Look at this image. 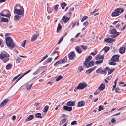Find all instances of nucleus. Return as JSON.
<instances>
[{
	"label": "nucleus",
	"mask_w": 126,
	"mask_h": 126,
	"mask_svg": "<svg viewBox=\"0 0 126 126\" xmlns=\"http://www.w3.org/2000/svg\"><path fill=\"white\" fill-rule=\"evenodd\" d=\"M24 12V9L23 6H21L20 4H16L15 6L14 10V14L19 15L23 14Z\"/></svg>",
	"instance_id": "obj_1"
},
{
	"label": "nucleus",
	"mask_w": 126,
	"mask_h": 126,
	"mask_svg": "<svg viewBox=\"0 0 126 126\" xmlns=\"http://www.w3.org/2000/svg\"><path fill=\"white\" fill-rule=\"evenodd\" d=\"M9 55L7 53H1L0 54V58L4 63H6L9 60Z\"/></svg>",
	"instance_id": "obj_2"
},
{
	"label": "nucleus",
	"mask_w": 126,
	"mask_h": 126,
	"mask_svg": "<svg viewBox=\"0 0 126 126\" xmlns=\"http://www.w3.org/2000/svg\"><path fill=\"white\" fill-rule=\"evenodd\" d=\"M108 67H106L104 70L102 69V67H100L96 70V72L97 73H100L101 74H106L108 70Z\"/></svg>",
	"instance_id": "obj_3"
},
{
	"label": "nucleus",
	"mask_w": 126,
	"mask_h": 126,
	"mask_svg": "<svg viewBox=\"0 0 126 126\" xmlns=\"http://www.w3.org/2000/svg\"><path fill=\"white\" fill-rule=\"evenodd\" d=\"M87 86V84L85 82L80 83L79 84L77 87V89H83Z\"/></svg>",
	"instance_id": "obj_4"
},
{
	"label": "nucleus",
	"mask_w": 126,
	"mask_h": 126,
	"mask_svg": "<svg viewBox=\"0 0 126 126\" xmlns=\"http://www.w3.org/2000/svg\"><path fill=\"white\" fill-rule=\"evenodd\" d=\"M119 56L118 55H114L112 57L111 60L112 61L110 62H109L108 63H114L113 62H117L119 60Z\"/></svg>",
	"instance_id": "obj_5"
},
{
	"label": "nucleus",
	"mask_w": 126,
	"mask_h": 126,
	"mask_svg": "<svg viewBox=\"0 0 126 126\" xmlns=\"http://www.w3.org/2000/svg\"><path fill=\"white\" fill-rule=\"evenodd\" d=\"M31 70H29L27 72H26V73H24V74H23L20 77H19L15 81V82L14 83L13 85L11 86V88L24 75L27 74L29 72H30L31 71Z\"/></svg>",
	"instance_id": "obj_6"
},
{
	"label": "nucleus",
	"mask_w": 126,
	"mask_h": 126,
	"mask_svg": "<svg viewBox=\"0 0 126 126\" xmlns=\"http://www.w3.org/2000/svg\"><path fill=\"white\" fill-rule=\"evenodd\" d=\"M9 11L7 10H3L2 11V13H0V15L6 17L8 18L10 16L9 15L8 13L6 14H5L6 12H7Z\"/></svg>",
	"instance_id": "obj_7"
},
{
	"label": "nucleus",
	"mask_w": 126,
	"mask_h": 126,
	"mask_svg": "<svg viewBox=\"0 0 126 126\" xmlns=\"http://www.w3.org/2000/svg\"><path fill=\"white\" fill-rule=\"evenodd\" d=\"M68 56L69 59L71 60L75 57V54L72 51L68 54Z\"/></svg>",
	"instance_id": "obj_8"
},
{
	"label": "nucleus",
	"mask_w": 126,
	"mask_h": 126,
	"mask_svg": "<svg viewBox=\"0 0 126 126\" xmlns=\"http://www.w3.org/2000/svg\"><path fill=\"white\" fill-rule=\"evenodd\" d=\"M5 42L6 44H10V43L13 42V40L10 37H6L5 38Z\"/></svg>",
	"instance_id": "obj_9"
},
{
	"label": "nucleus",
	"mask_w": 126,
	"mask_h": 126,
	"mask_svg": "<svg viewBox=\"0 0 126 126\" xmlns=\"http://www.w3.org/2000/svg\"><path fill=\"white\" fill-rule=\"evenodd\" d=\"M113 40V38H105L104 41L107 43H111Z\"/></svg>",
	"instance_id": "obj_10"
},
{
	"label": "nucleus",
	"mask_w": 126,
	"mask_h": 126,
	"mask_svg": "<svg viewBox=\"0 0 126 126\" xmlns=\"http://www.w3.org/2000/svg\"><path fill=\"white\" fill-rule=\"evenodd\" d=\"M72 107H68L67 106H63V108L65 111L69 112L71 111L72 110Z\"/></svg>",
	"instance_id": "obj_11"
},
{
	"label": "nucleus",
	"mask_w": 126,
	"mask_h": 126,
	"mask_svg": "<svg viewBox=\"0 0 126 126\" xmlns=\"http://www.w3.org/2000/svg\"><path fill=\"white\" fill-rule=\"evenodd\" d=\"M8 100V99H5L3 100V101L0 104V108H1L4 106L7 103Z\"/></svg>",
	"instance_id": "obj_12"
},
{
	"label": "nucleus",
	"mask_w": 126,
	"mask_h": 126,
	"mask_svg": "<svg viewBox=\"0 0 126 126\" xmlns=\"http://www.w3.org/2000/svg\"><path fill=\"white\" fill-rule=\"evenodd\" d=\"M95 59L96 60H103L104 59V56L98 54L96 56Z\"/></svg>",
	"instance_id": "obj_13"
},
{
	"label": "nucleus",
	"mask_w": 126,
	"mask_h": 126,
	"mask_svg": "<svg viewBox=\"0 0 126 126\" xmlns=\"http://www.w3.org/2000/svg\"><path fill=\"white\" fill-rule=\"evenodd\" d=\"M85 104V102L81 101L79 102L78 103L77 107H82L84 106Z\"/></svg>",
	"instance_id": "obj_14"
},
{
	"label": "nucleus",
	"mask_w": 126,
	"mask_h": 126,
	"mask_svg": "<svg viewBox=\"0 0 126 126\" xmlns=\"http://www.w3.org/2000/svg\"><path fill=\"white\" fill-rule=\"evenodd\" d=\"M6 44L7 47L10 49L14 48L15 46L13 42H12V43H10V44H8V45H7V44Z\"/></svg>",
	"instance_id": "obj_15"
},
{
	"label": "nucleus",
	"mask_w": 126,
	"mask_h": 126,
	"mask_svg": "<svg viewBox=\"0 0 126 126\" xmlns=\"http://www.w3.org/2000/svg\"><path fill=\"white\" fill-rule=\"evenodd\" d=\"M96 66H95L93 68L89 69L86 71L85 72V73L86 74H89L91 73L92 71L95 69L96 68Z\"/></svg>",
	"instance_id": "obj_16"
},
{
	"label": "nucleus",
	"mask_w": 126,
	"mask_h": 126,
	"mask_svg": "<svg viewBox=\"0 0 126 126\" xmlns=\"http://www.w3.org/2000/svg\"><path fill=\"white\" fill-rule=\"evenodd\" d=\"M34 115H31L29 116L25 120V122H27L33 119Z\"/></svg>",
	"instance_id": "obj_17"
},
{
	"label": "nucleus",
	"mask_w": 126,
	"mask_h": 126,
	"mask_svg": "<svg viewBox=\"0 0 126 126\" xmlns=\"http://www.w3.org/2000/svg\"><path fill=\"white\" fill-rule=\"evenodd\" d=\"M21 18V16H20L19 15H15L14 17V19L16 21H18Z\"/></svg>",
	"instance_id": "obj_18"
},
{
	"label": "nucleus",
	"mask_w": 126,
	"mask_h": 126,
	"mask_svg": "<svg viewBox=\"0 0 126 126\" xmlns=\"http://www.w3.org/2000/svg\"><path fill=\"white\" fill-rule=\"evenodd\" d=\"M69 19V18L64 16H63L62 18V20L65 23H66Z\"/></svg>",
	"instance_id": "obj_19"
},
{
	"label": "nucleus",
	"mask_w": 126,
	"mask_h": 126,
	"mask_svg": "<svg viewBox=\"0 0 126 126\" xmlns=\"http://www.w3.org/2000/svg\"><path fill=\"white\" fill-rule=\"evenodd\" d=\"M94 63H83V66L84 67H86L88 68L91 66H93Z\"/></svg>",
	"instance_id": "obj_20"
},
{
	"label": "nucleus",
	"mask_w": 126,
	"mask_h": 126,
	"mask_svg": "<svg viewBox=\"0 0 126 126\" xmlns=\"http://www.w3.org/2000/svg\"><path fill=\"white\" fill-rule=\"evenodd\" d=\"M38 35H37L36 34H34L33 35L31 39V41L32 42H33L35 41L37 38Z\"/></svg>",
	"instance_id": "obj_21"
},
{
	"label": "nucleus",
	"mask_w": 126,
	"mask_h": 126,
	"mask_svg": "<svg viewBox=\"0 0 126 126\" xmlns=\"http://www.w3.org/2000/svg\"><path fill=\"white\" fill-rule=\"evenodd\" d=\"M114 11L116 12H117L119 13H122L124 11V9L123 8L121 9V8H119L115 9Z\"/></svg>",
	"instance_id": "obj_22"
},
{
	"label": "nucleus",
	"mask_w": 126,
	"mask_h": 126,
	"mask_svg": "<svg viewBox=\"0 0 126 126\" xmlns=\"http://www.w3.org/2000/svg\"><path fill=\"white\" fill-rule=\"evenodd\" d=\"M92 57L89 55L85 59V61H84V63H88V62H89L92 59Z\"/></svg>",
	"instance_id": "obj_23"
},
{
	"label": "nucleus",
	"mask_w": 126,
	"mask_h": 126,
	"mask_svg": "<svg viewBox=\"0 0 126 126\" xmlns=\"http://www.w3.org/2000/svg\"><path fill=\"white\" fill-rule=\"evenodd\" d=\"M75 105V103L70 101L67 102L66 105L67 106H74Z\"/></svg>",
	"instance_id": "obj_24"
},
{
	"label": "nucleus",
	"mask_w": 126,
	"mask_h": 126,
	"mask_svg": "<svg viewBox=\"0 0 126 126\" xmlns=\"http://www.w3.org/2000/svg\"><path fill=\"white\" fill-rule=\"evenodd\" d=\"M120 53L121 54H122L125 52V48L124 47H121L119 50Z\"/></svg>",
	"instance_id": "obj_25"
},
{
	"label": "nucleus",
	"mask_w": 126,
	"mask_h": 126,
	"mask_svg": "<svg viewBox=\"0 0 126 126\" xmlns=\"http://www.w3.org/2000/svg\"><path fill=\"white\" fill-rule=\"evenodd\" d=\"M75 49L77 52L79 53H81L82 52V51L81 50L80 48L78 46L76 47Z\"/></svg>",
	"instance_id": "obj_26"
},
{
	"label": "nucleus",
	"mask_w": 126,
	"mask_h": 126,
	"mask_svg": "<svg viewBox=\"0 0 126 126\" xmlns=\"http://www.w3.org/2000/svg\"><path fill=\"white\" fill-rule=\"evenodd\" d=\"M52 57H49L44 62V63H48L52 61Z\"/></svg>",
	"instance_id": "obj_27"
},
{
	"label": "nucleus",
	"mask_w": 126,
	"mask_h": 126,
	"mask_svg": "<svg viewBox=\"0 0 126 126\" xmlns=\"http://www.w3.org/2000/svg\"><path fill=\"white\" fill-rule=\"evenodd\" d=\"M120 34L119 32H117L116 34H113L111 35L110 36V37L112 38H115L116 37L119 35Z\"/></svg>",
	"instance_id": "obj_28"
},
{
	"label": "nucleus",
	"mask_w": 126,
	"mask_h": 126,
	"mask_svg": "<svg viewBox=\"0 0 126 126\" xmlns=\"http://www.w3.org/2000/svg\"><path fill=\"white\" fill-rule=\"evenodd\" d=\"M105 88V85L103 84H101L99 87L98 89L100 91H102Z\"/></svg>",
	"instance_id": "obj_29"
},
{
	"label": "nucleus",
	"mask_w": 126,
	"mask_h": 126,
	"mask_svg": "<svg viewBox=\"0 0 126 126\" xmlns=\"http://www.w3.org/2000/svg\"><path fill=\"white\" fill-rule=\"evenodd\" d=\"M110 49V47L108 46H106L104 47L102 49V50H104L105 51V52H107Z\"/></svg>",
	"instance_id": "obj_30"
},
{
	"label": "nucleus",
	"mask_w": 126,
	"mask_h": 126,
	"mask_svg": "<svg viewBox=\"0 0 126 126\" xmlns=\"http://www.w3.org/2000/svg\"><path fill=\"white\" fill-rule=\"evenodd\" d=\"M110 31V34H116L117 32H117V30L114 29H112Z\"/></svg>",
	"instance_id": "obj_31"
},
{
	"label": "nucleus",
	"mask_w": 126,
	"mask_h": 126,
	"mask_svg": "<svg viewBox=\"0 0 126 126\" xmlns=\"http://www.w3.org/2000/svg\"><path fill=\"white\" fill-rule=\"evenodd\" d=\"M119 14L117 12H116L114 11L111 14V15L112 17L116 16H119Z\"/></svg>",
	"instance_id": "obj_32"
},
{
	"label": "nucleus",
	"mask_w": 126,
	"mask_h": 126,
	"mask_svg": "<svg viewBox=\"0 0 126 126\" xmlns=\"http://www.w3.org/2000/svg\"><path fill=\"white\" fill-rule=\"evenodd\" d=\"M4 44H5L4 42L1 39H0V46L1 48L3 47L4 46Z\"/></svg>",
	"instance_id": "obj_33"
},
{
	"label": "nucleus",
	"mask_w": 126,
	"mask_h": 126,
	"mask_svg": "<svg viewBox=\"0 0 126 126\" xmlns=\"http://www.w3.org/2000/svg\"><path fill=\"white\" fill-rule=\"evenodd\" d=\"M66 62L64 59L63 58L62 59H61L57 62L55 63H63V62Z\"/></svg>",
	"instance_id": "obj_34"
},
{
	"label": "nucleus",
	"mask_w": 126,
	"mask_h": 126,
	"mask_svg": "<svg viewBox=\"0 0 126 126\" xmlns=\"http://www.w3.org/2000/svg\"><path fill=\"white\" fill-rule=\"evenodd\" d=\"M66 118H63L62 119L61 121V122L60 123V125H61L63 123H64L66 121Z\"/></svg>",
	"instance_id": "obj_35"
},
{
	"label": "nucleus",
	"mask_w": 126,
	"mask_h": 126,
	"mask_svg": "<svg viewBox=\"0 0 126 126\" xmlns=\"http://www.w3.org/2000/svg\"><path fill=\"white\" fill-rule=\"evenodd\" d=\"M49 108V107L48 106H46L44 108L43 112H46L48 111Z\"/></svg>",
	"instance_id": "obj_36"
},
{
	"label": "nucleus",
	"mask_w": 126,
	"mask_h": 126,
	"mask_svg": "<svg viewBox=\"0 0 126 126\" xmlns=\"http://www.w3.org/2000/svg\"><path fill=\"white\" fill-rule=\"evenodd\" d=\"M62 27L61 25L60 24V23H59L58 24V25L57 28V32H58L62 28Z\"/></svg>",
	"instance_id": "obj_37"
},
{
	"label": "nucleus",
	"mask_w": 126,
	"mask_h": 126,
	"mask_svg": "<svg viewBox=\"0 0 126 126\" xmlns=\"http://www.w3.org/2000/svg\"><path fill=\"white\" fill-rule=\"evenodd\" d=\"M12 64L10 63H9V64L6 66V68L7 70H8L11 68L12 67Z\"/></svg>",
	"instance_id": "obj_38"
},
{
	"label": "nucleus",
	"mask_w": 126,
	"mask_h": 126,
	"mask_svg": "<svg viewBox=\"0 0 126 126\" xmlns=\"http://www.w3.org/2000/svg\"><path fill=\"white\" fill-rule=\"evenodd\" d=\"M114 69H109V67H108V74H111L114 70Z\"/></svg>",
	"instance_id": "obj_39"
},
{
	"label": "nucleus",
	"mask_w": 126,
	"mask_h": 126,
	"mask_svg": "<svg viewBox=\"0 0 126 126\" xmlns=\"http://www.w3.org/2000/svg\"><path fill=\"white\" fill-rule=\"evenodd\" d=\"M67 5V4L65 2H63L61 4V6L63 9L64 8V7Z\"/></svg>",
	"instance_id": "obj_40"
},
{
	"label": "nucleus",
	"mask_w": 126,
	"mask_h": 126,
	"mask_svg": "<svg viewBox=\"0 0 126 126\" xmlns=\"http://www.w3.org/2000/svg\"><path fill=\"white\" fill-rule=\"evenodd\" d=\"M63 77L61 75H60L57 77V79L56 80V81L57 82L59 81Z\"/></svg>",
	"instance_id": "obj_41"
},
{
	"label": "nucleus",
	"mask_w": 126,
	"mask_h": 126,
	"mask_svg": "<svg viewBox=\"0 0 126 126\" xmlns=\"http://www.w3.org/2000/svg\"><path fill=\"white\" fill-rule=\"evenodd\" d=\"M32 85V84H28L26 85V88L27 90H30L31 88Z\"/></svg>",
	"instance_id": "obj_42"
},
{
	"label": "nucleus",
	"mask_w": 126,
	"mask_h": 126,
	"mask_svg": "<svg viewBox=\"0 0 126 126\" xmlns=\"http://www.w3.org/2000/svg\"><path fill=\"white\" fill-rule=\"evenodd\" d=\"M8 18H5L3 17H2L1 18V21L2 22H8Z\"/></svg>",
	"instance_id": "obj_43"
},
{
	"label": "nucleus",
	"mask_w": 126,
	"mask_h": 126,
	"mask_svg": "<svg viewBox=\"0 0 126 126\" xmlns=\"http://www.w3.org/2000/svg\"><path fill=\"white\" fill-rule=\"evenodd\" d=\"M115 92L116 93H120L121 92L120 89L118 87H117L115 89Z\"/></svg>",
	"instance_id": "obj_44"
},
{
	"label": "nucleus",
	"mask_w": 126,
	"mask_h": 126,
	"mask_svg": "<svg viewBox=\"0 0 126 126\" xmlns=\"http://www.w3.org/2000/svg\"><path fill=\"white\" fill-rule=\"evenodd\" d=\"M35 116L37 118H42L41 114L40 113H37L36 114Z\"/></svg>",
	"instance_id": "obj_45"
},
{
	"label": "nucleus",
	"mask_w": 126,
	"mask_h": 126,
	"mask_svg": "<svg viewBox=\"0 0 126 126\" xmlns=\"http://www.w3.org/2000/svg\"><path fill=\"white\" fill-rule=\"evenodd\" d=\"M83 67L82 66H80L78 68V70H79V72H80L83 70Z\"/></svg>",
	"instance_id": "obj_46"
},
{
	"label": "nucleus",
	"mask_w": 126,
	"mask_h": 126,
	"mask_svg": "<svg viewBox=\"0 0 126 126\" xmlns=\"http://www.w3.org/2000/svg\"><path fill=\"white\" fill-rule=\"evenodd\" d=\"M48 55L47 54H46L44 57L38 63H40L42 61H43L46 58L48 57Z\"/></svg>",
	"instance_id": "obj_47"
},
{
	"label": "nucleus",
	"mask_w": 126,
	"mask_h": 126,
	"mask_svg": "<svg viewBox=\"0 0 126 126\" xmlns=\"http://www.w3.org/2000/svg\"><path fill=\"white\" fill-rule=\"evenodd\" d=\"M47 11L50 14L52 12V10L51 8L49 7H47Z\"/></svg>",
	"instance_id": "obj_48"
},
{
	"label": "nucleus",
	"mask_w": 126,
	"mask_h": 126,
	"mask_svg": "<svg viewBox=\"0 0 126 126\" xmlns=\"http://www.w3.org/2000/svg\"><path fill=\"white\" fill-rule=\"evenodd\" d=\"M100 91L99 89H98L96 90V91L94 93V94L96 95L98 94H99L100 92Z\"/></svg>",
	"instance_id": "obj_49"
},
{
	"label": "nucleus",
	"mask_w": 126,
	"mask_h": 126,
	"mask_svg": "<svg viewBox=\"0 0 126 126\" xmlns=\"http://www.w3.org/2000/svg\"><path fill=\"white\" fill-rule=\"evenodd\" d=\"M26 42V40H24L23 42L21 44V46L23 47H25V44Z\"/></svg>",
	"instance_id": "obj_50"
},
{
	"label": "nucleus",
	"mask_w": 126,
	"mask_h": 126,
	"mask_svg": "<svg viewBox=\"0 0 126 126\" xmlns=\"http://www.w3.org/2000/svg\"><path fill=\"white\" fill-rule=\"evenodd\" d=\"M99 109H98L99 111H101L102 110L104 109V108L102 106L100 105L99 106Z\"/></svg>",
	"instance_id": "obj_51"
},
{
	"label": "nucleus",
	"mask_w": 126,
	"mask_h": 126,
	"mask_svg": "<svg viewBox=\"0 0 126 126\" xmlns=\"http://www.w3.org/2000/svg\"><path fill=\"white\" fill-rule=\"evenodd\" d=\"M40 72V69H38L34 73H33V75H35L39 73Z\"/></svg>",
	"instance_id": "obj_52"
},
{
	"label": "nucleus",
	"mask_w": 126,
	"mask_h": 126,
	"mask_svg": "<svg viewBox=\"0 0 126 126\" xmlns=\"http://www.w3.org/2000/svg\"><path fill=\"white\" fill-rule=\"evenodd\" d=\"M21 74H20L17 76L14 77L12 79V81H14L18 77V76L21 75Z\"/></svg>",
	"instance_id": "obj_53"
},
{
	"label": "nucleus",
	"mask_w": 126,
	"mask_h": 126,
	"mask_svg": "<svg viewBox=\"0 0 126 126\" xmlns=\"http://www.w3.org/2000/svg\"><path fill=\"white\" fill-rule=\"evenodd\" d=\"M88 17L87 16H85L83 17L81 19V22H83L84 20H86Z\"/></svg>",
	"instance_id": "obj_54"
},
{
	"label": "nucleus",
	"mask_w": 126,
	"mask_h": 126,
	"mask_svg": "<svg viewBox=\"0 0 126 126\" xmlns=\"http://www.w3.org/2000/svg\"><path fill=\"white\" fill-rule=\"evenodd\" d=\"M21 58L20 57H17L16 61L17 63H19L20 62V61L21 60Z\"/></svg>",
	"instance_id": "obj_55"
},
{
	"label": "nucleus",
	"mask_w": 126,
	"mask_h": 126,
	"mask_svg": "<svg viewBox=\"0 0 126 126\" xmlns=\"http://www.w3.org/2000/svg\"><path fill=\"white\" fill-rule=\"evenodd\" d=\"M103 62L102 60H98L96 61L95 63H102Z\"/></svg>",
	"instance_id": "obj_56"
},
{
	"label": "nucleus",
	"mask_w": 126,
	"mask_h": 126,
	"mask_svg": "<svg viewBox=\"0 0 126 126\" xmlns=\"http://www.w3.org/2000/svg\"><path fill=\"white\" fill-rule=\"evenodd\" d=\"M63 37H62L59 40V41L58 43V44H60L61 42L63 41Z\"/></svg>",
	"instance_id": "obj_57"
},
{
	"label": "nucleus",
	"mask_w": 126,
	"mask_h": 126,
	"mask_svg": "<svg viewBox=\"0 0 126 126\" xmlns=\"http://www.w3.org/2000/svg\"><path fill=\"white\" fill-rule=\"evenodd\" d=\"M77 124L76 121H74L72 122L71 123V125H76Z\"/></svg>",
	"instance_id": "obj_58"
},
{
	"label": "nucleus",
	"mask_w": 126,
	"mask_h": 126,
	"mask_svg": "<svg viewBox=\"0 0 126 126\" xmlns=\"http://www.w3.org/2000/svg\"><path fill=\"white\" fill-rule=\"evenodd\" d=\"M81 46L84 50H86L87 49V47H86L84 45H81Z\"/></svg>",
	"instance_id": "obj_59"
},
{
	"label": "nucleus",
	"mask_w": 126,
	"mask_h": 126,
	"mask_svg": "<svg viewBox=\"0 0 126 126\" xmlns=\"http://www.w3.org/2000/svg\"><path fill=\"white\" fill-rule=\"evenodd\" d=\"M112 77V76L110 75V76H108V77L106 79L107 80H110L111 79Z\"/></svg>",
	"instance_id": "obj_60"
},
{
	"label": "nucleus",
	"mask_w": 126,
	"mask_h": 126,
	"mask_svg": "<svg viewBox=\"0 0 126 126\" xmlns=\"http://www.w3.org/2000/svg\"><path fill=\"white\" fill-rule=\"evenodd\" d=\"M59 6V5H55L54 7V9L55 10H58V7Z\"/></svg>",
	"instance_id": "obj_61"
},
{
	"label": "nucleus",
	"mask_w": 126,
	"mask_h": 126,
	"mask_svg": "<svg viewBox=\"0 0 126 126\" xmlns=\"http://www.w3.org/2000/svg\"><path fill=\"white\" fill-rule=\"evenodd\" d=\"M12 120L13 121H15L16 119V117L15 116V115H13L12 117Z\"/></svg>",
	"instance_id": "obj_62"
},
{
	"label": "nucleus",
	"mask_w": 126,
	"mask_h": 126,
	"mask_svg": "<svg viewBox=\"0 0 126 126\" xmlns=\"http://www.w3.org/2000/svg\"><path fill=\"white\" fill-rule=\"evenodd\" d=\"M116 121V120L115 118H112L111 120V122L112 123H115Z\"/></svg>",
	"instance_id": "obj_63"
},
{
	"label": "nucleus",
	"mask_w": 126,
	"mask_h": 126,
	"mask_svg": "<svg viewBox=\"0 0 126 126\" xmlns=\"http://www.w3.org/2000/svg\"><path fill=\"white\" fill-rule=\"evenodd\" d=\"M88 24V23L87 22H85L83 23V25L84 26L87 25Z\"/></svg>",
	"instance_id": "obj_64"
}]
</instances>
